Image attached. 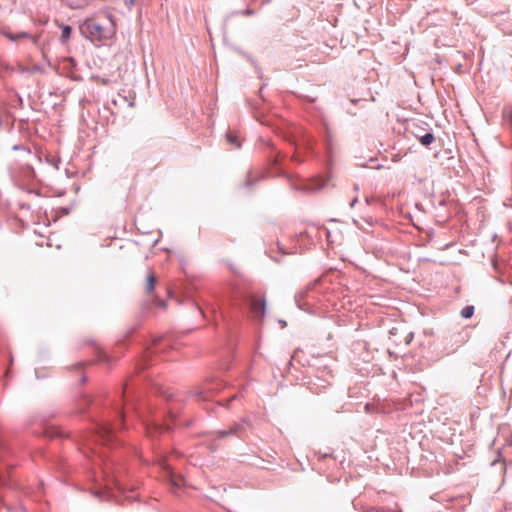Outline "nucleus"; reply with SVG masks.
I'll use <instances>...</instances> for the list:
<instances>
[{
  "instance_id": "obj_1",
  "label": "nucleus",
  "mask_w": 512,
  "mask_h": 512,
  "mask_svg": "<svg viewBox=\"0 0 512 512\" xmlns=\"http://www.w3.org/2000/svg\"><path fill=\"white\" fill-rule=\"evenodd\" d=\"M86 32L96 40L109 38L113 35L112 22L109 19L100 21L98 19H88L84 23Z\"/></svg>"
},
{
  "instance_id": "obj_2",
  "label": "nucleus",
  "mask_w": 512,
  "mask_h": 512,
  "mask_svg": "<svg viewBox=\"0 0 512 512\" xmlns=\"http://www.w3.org/2000/svg\"><path fill=\"white\" fill-rule=\"evenodd\" d=\"M160 465L174 492L185 486V479L181 475L173 473L165 461L160 462Z\"/></svg>"
},
{
  "instance_id": "obj_3",
  "label": "nucleus",
  "mask_w": 512,
  "mask_h": 512,
  "mask_svg": "<svg viewBox=\"0 0 512 512\" xmlns=\"http://www.w3.org/2000/svg\"><path fill=\"white\" fill-rule=\"evenodd\" d=\"M4 36L8 38L10 41H17L21 39L30 38L33 43L37 44L39 41V36H30L27 32H20V33H12L11 31H4Z\"/></svg>"
},
{
  "instance_id": "obj_4",
  "label": "nucleus",
  "mask_w": 512,
  "mask_h": 512,
  "mask_svg": "<svg viewBox=\"0 0 512 512\" xmlns=\"http://www.w3.org/2000/svg\"><path fill=\"white\" fill-rule=\"evenodd\" d=\"M251 310L256 316H262L265 312V302L261 299L251 300Z\"/></svg>"
},
{
  "instance_id": "obj_5",
  "label": "nucleus",
  "mask_w": 512,
  "mask_h": 512,
  "mask_svg": "<svg viewBox=\"0 0 512 512\" xmlns=\"http://www.w3.org/2000/svg\"><path fill=\"white\" fill-rule=\"evenodd\" d=\"M155 284H156V276H155V274L154 273H149L147 275L146 282H145V292L147 294H150L154 290Z\"/></svg>"
},
{
  "instance_id": "obj_6",
  "label": "nucleus",
  "mask_w": 512,
  "mask_h": 512,
  "mask_svg": "<svg viewBox=\"0 0 512 512\" xmlns=\"http://www.w3.org/2000/svg\"><path fill=\"white\" fill-rule=\"evenodd\" d=\"M100 437L104 444H109L112 439V429L110 427H102L99 431Z\"/></svg>"
},
{
  "instance_id": "obj_7",
  "label": "nucleus",
  "mask_w": 512,
  "mask_h": 512,
  "mask_svg": "<svg viewBox=\"0 0 512 512\" xmlns=\"http://www.w3.org/2000/svg\"><path fill=\"white\" fill-rule=\"evenodd\" d=\"M227 141L232 144L235 148H240L241 140L239 136L233 132H229L226 135Z\"/></svg>"
},
{
  "instance_id": "obj_8",
  "label": "nucleus",
  "mask_w": 512,
  "mask_h": 512,
  "mask_svg": "<svg viewBox=\"0 0 512 512\" xmlns=\"http://www.w3.org/2000/svg\"><path fill=\"white\" fill-rule=\"evenodd\" d=\"M435 140L434 135L432 133H426L425 135L419 138V141L424 146H429Z\"/></svg>"
},
{
  "instance_id": "obj_9",
  "label": "nucleus",
  "mask_w": 512,
  "mask_h": 512,
  "mask_svg": "<svg viewBox=\"0 0 512 512\" xmlns=\"http://www.w3.org/2000/svg\"><path fill=\"white\" fill-rule=\"evenodd\" d=\"M72 29L68 25L62 26V34H61V41L66 42L71 35Z\"/></svg>"
},
{
  "instance_id": "obj_10",
  "label": "nucleus",
  "mask_w": 512,
  "mask_h": 512,
  "mask_svg": "<svg viewBox=\"0 0 512 512\" xmlns=\"http://www.w3.org/2000/svg\"><path fill=\"white\" fill-rule=\"evenodd\" d=\"M474 313V307L473 306H466L461 310V316L468 319L471 318Z\"/></svg>"
},
{
  "instance_id": "obj_11",
  "label": "nucleus",
  "mask_w": 512,
  "mask_h": 512,
  "mask_svg": "<svg viewBox=\"0 0 512 512\" xmlns=\"http://www.w3.org/2000/svg\"><path fill=\"white\" fill-rule=\"evenodd\" d=\"M162 428H163L162 426L153 425V426L147 427V432L150 436H154V433H156L157 431H160Z\"/></svg>"
}]
</instances>
